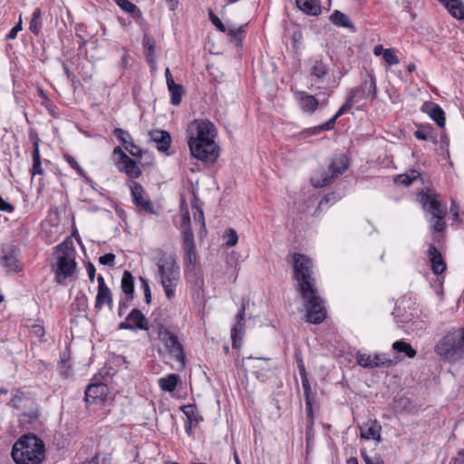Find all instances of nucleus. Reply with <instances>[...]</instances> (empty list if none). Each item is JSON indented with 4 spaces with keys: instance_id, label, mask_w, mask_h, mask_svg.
I'll list each match as a JSON object with an SVG mask.
<instances>
[{
    "instance_id": "1",
    "label": "nucleus",
    "mask_w": 464,
    "mask_h": 464,
    "mask_svg": "<svg viewBox=\"0 0 464 464\" xmlns=\"http://www.w3.org/2000/svg\"><path fill=\"white\" fill-rule=\"evenodd\" d=\"M292 263L296 290L304 300L307 321L319 324L326 318V310L316 288L313 261L304 254L295 253Z\"/></svg>"
},
{
    "instance_id": "2",
    "label": "nucleus",
    "mask_w": 464,
    "mask_h": 464,
    "mask_svg": "<svg viewBox=\"0 0 464 464\" xmlns=\"http://www.w3.org/2000/svg\"><path fill=\"white\" fill-rule=\"evenodd\" d=\"M188 146L191 155L206 162H214L219 155V148L215 142V125L208 120H196L189 126Z\"/></svg>"
},
{
    "instance_id": "3",
    "label": "nucleus",
    "mask_w": 464,
    "mask_h": 464,
    "mask_svg": "<svg viewBox=\"0 0 464 464\" xmlns=\"http://www.w3.org/2000/svg\"><path fill=\"white\" fill-rule=\"evenodd\" d=\"M152 261L157 266L156 279L161 285L167 299L173 303L180 280V268L176 257L161 248L152 250Z\"/></svg>"
},
{
    "instance_id": "4",
    "label": "nucleus",
    "mask_w": 464,
    "mask_h": 464,
    "mask_svg": "<svg viewBox=\"0 0 464 464\" xmlns=\"http://www.w3.org/2000/svg\"><path fill=\"white\" fill-rule=\"evenodd\" d=\"M11 455L16 464H41L45 459V446L37 436L24 435L14 444Z\"/></svg>"
},
{
    "instance_id": "5",
    "label": "nucleus",
    "mask_w": 464,
    "mask_h": 464,
    "mask_svg": "<svg viewBox=\"0 0 464 464\" xmlns=\"http://www.w3.org/2000/svg\"><path fill=\"white\" fill-rule=\"evenodd\" d=\"M435 353L444 361L455 362L464 358V327L453 328L434 346Z\"/></svg>"
},
{
    "instance_id": "6",
    "label": "nucleus",
    "mask_w": 464,
    "mask_h": 464,
    "mask_svg": "<svg viewBox=\"0 0 464 464\" xmlns=\"http://www.w3.org/2000/svg\"><path fill=\"white\" fill-rule=\"evenodd\" d=\"M75 255L74 247L70 246L66 242L55 247L56 264L53 266V271L58 284H62L74 274L77 266Z\"/></svg>"
},
{
    "instance_id": "7",
    "label": "nucleus",
    "mask_w": 464,
    "mask_h": 464,
    "mask_svg": "<svg viewBox=\"0 0 464 464\" xmlns=\"http://www.w3.org/2000/svg\"><path fill=\"white\" fill-rule=\"evenodd\" d=\"M348 168V160L344 155L334 158L330 166L329 173H321L320 175H314L311 179V184L314 188H324L332 183L334 179L341 176Z\"/></svg>"
},
{
    "instance_id": "8",
    "label": "nucleus",
    "mask_w": 464,
    "mask_h": 464,
    "mask_svg": "<svg viewBox=\"0 0 464 464\" xmlns=\"http://www.w3.org/2000/svg\"><path fill=\"white\" fill-rule=\"evenodd\" d=\"M114 163L119 171L123 172L129 179H138L141 169L137 162L123 152L121 147L113 149Z\"/></svg>"
},
{
    "instance_id": "9",
    "label": "nucleus",
    "mask_w": 464,
    "mask_h": 464,
    "mask_svg": "<svg viewBox=\"0 0 464 464\" xmlns=\"http://www.w3.org/2000/svg\"><path fill=\"white\" fill-rule=\"evenodd\" d=\"M158 337L172 358L180 362H184L183 347L174 334L164 326H160L158 331Z\"/></svg>"
},
{
    "instance_id": "10",
    "label": "nucleus",
    "mask_w": 464,
    "mask_h": 464,
    "mask_svg": "<svg viewBox=\"0 0 464 464\" xmlns=\"http://www.w3.org/2000/svg\"><path fill=\"white\" fill-rule=\"evenodd\" d=\"M376 81L372 76H369L362 82L360 86L353 88L350 91L348 96H353L355 103L362 100H374L376 98Z\"/></svg>"
},
{
    "instance_id": "11",
    "label": "nucleus",
    "mask_w": 464,
    "mask_h": 464,
    "mask_svg": "<svg viewBox=\"0 0 464 464\" xmlns=\"http://www.w3.org/2000/svg\"><path fill=\"white\" fill-rule=\"evenodd\" d=\"M419 198L423 209L430 213L432 217L447 214L446 206L440 203L434 191L429 189L426 192L420 193Z\"/></svg>"
},
{
    "instance_id": "12",
    "label": "nucleus",
    "mask_w": 464,
    "mask_h": 464,
    "mask_svg": "<svg viewBox=\"0 0 464 464\" xmlns=\"http://www.w3.org/2000/svg\"><path fill=\"white\" fill-rule=\"evenodd\" d=\"M133 203L149 214H156L150 199L146 196L143 187L136 181L129 183Z\"/></svg>"
},
{
    "instance_id": "13",
    "label": "nucleus",
    "mask_w": 464,
    "mask_h": 464,
    "mask_svg": "<svg viewBox=\"0 0 464 464\" xmlns=\"http://www.w3.org/2000/svg\"><path fill=\"white\" fill-rule=\"evenodd\" d=\"M2 257L0 264L5 269L6 273H15L21 269L18 260V250L13 245H7L2 248Z\"/></svg>"
},
{
    "instance_id": "14",
    "label": "nucleus",
    "mask_w": 464,
    "mask_h": 464,
    "mask_svg": "<svg viewBox=\"0 0 464 464\" xmlns=\"http://www.w3.org/2000/svg\"><path fill=\"white\" fill-rule=\"evenodd\" d=\"M182 245L185 251V265L187 266H195L198 262V254L194 243V235L192 230L188 229L187 231H183Z\"/></svg>"
},
{
    "instance_id": "15",
    "label": "nucleus",
    "mask_w": 464,
    "mask_h": 464,
    "mask_svg": "<svg viewBox=\"0 0 464 464\" xmlns=\"http://www.w3.org/2000/svg\"><path fill=\"white\" fill-rule=\"evenodd\" d=\"M109 388L103 382H94L87 386L85 391V401L90 403H98L105 401Z\"/></svg>"
},
{
    "instance_id": "16",
    "label": "nucleus",
    "mask_w": 464,
    "mask_h": 464,
    "mask_svg": "<svg viewBox=\"0 0 464 464\" xmlns=\"http://www.w3.org/2000/svg\"><path fill=\"white\" fill-rule=\"evenodd\" d=\"M98 293L96 295L95 307L101 309L104 304L110 308L112 307V295L110 288L106 285L102 276L99 275L98 278Z\"/></svg>"
},
{
    "instance_id": "17",
    "label": "nucleus",
    "mask_w": 464,
    "mask_h": 464,
    "mask_svg": "<svg viewBox=\"0 0 464 464\" xmlns=\"http://www.w3.org/2000/svg\"><path fill=\"white\" fill-rule=\"evenodd\" d=\"M114 136L121 142L125 150L132 156L140 158L142 150L134 144L130 133L121 128H116L113 131Z\"/></svg>"
},
{
    "instance_id": "18",
    "label": "nucleus",
    "mask_w": 464,
    "mask_h": 464,
    "mask_svg": "<svg viewBox=\"0 0 464 464\" xmlns=\"http://www.w3.org/2000/svg\"><path fill=\"white\" fill-rule=\"evenodd\" d=\"M381 430L380 423L374 420H368L360 427L361 437L365 440H374L378 442L381 441Z\"/></svg>"
},
{
    "instance_id": "19",
    "label": "nucleus",
    "mask_w": 464,
    "mask_h": 464,
    "mask_svg": "<svg viewBox=\"0 0 464 464\" xmlns=\"http://www.w3.org/2000/svg\"><path fill=\"white\" fill-rule=\"evenodd\" d=\"M150 140L156 144L157 149L160 152H166L170 148L171 137L168 131L165 130H151L150 132Z\"/></svg>"
},
{
    "instance_id": "20",
    "label": "nucleus",
    "mask_w": 464,
    "mask_h": 464,
    "mask_svg": "<svg viewBox=\"0 0 464 464\" xmlns=\"http://www.w3.org/2000/svg\"><path fill=\"white\" fill-rule=\"evenodd\" d=\"M295 96L301 110L304 112L313 113L319 106L318 100L314 95L308 94L305 92H298Z\"/></svg>"
},
{
    "instance_id": "21",
    "label": "nucleus",
    "mask_w": 464,
    "mask_h": 464,
    "mask_svg": "<svg viewBox=\"0 0 464 464\" xmlns=\"http://www.w3.org/2000/svg\"><path fill=\"white\" fill-rule=\"evenodd\" d=\"M428 255L430 256L433 273L436 275L442 274L446 270V264L438 248L435 246L430 245L429 246Z\"/></svg>"
},
{
    "instance_id": "22",
    "label": "nucleus",
    "mask_w": 464,
    "mask_h": 464,
    "mask_svg": "<svg viewBox=\"0 0 464 464\" xmlns=\"http://www.w3.org/2000/svg\"><path fill=\"white\" fill-rule=\"evenodd\" d=\"M31 140H33V168H32V174H43L44 169L42 168V160H41V155H40V149H39V143L40 139L37 137L36 134H31L30 135Z\"/></svg>"
},
{
    "instance_id": "23",
    "label": "nucleus",
    "mask_w": 464,
    "mask_h": 464,
    "mask_svg": "<svg viewBox=\"0 0 464 464\" xmlns=\"http://www.w3.org/2000/svg\"><path fill=\"white\" fill-rule=\"evenodd\" d=\"M448 12L458 20H464V3L462 0H439Z\"/></svg>"
},
{
    "instance_id": "24",
    "label": "nucleus",
    "mask_w": 464,
    "mask_h": 464,
    "mask_svg": "<svg viewBox=\"0 0 464 464\" xmlns=\"http://www.w3.org/2000/svg\"><path fill=\"white\" fill-rule=\"evenodd\" d=\"M424 111L428 112L430 117L438 124L439 127L443 128L445 126V112L440 105L435 103H427L424 105Z\"/></svg>"
},
{
    "instance_id": "25",
    "label": "nucleus",
    "mask_w": 464,
    "mask_h": 464,
    "mask_svg": "<svg viewBox=\"0 0 464 464\" xmlns=\"http://www.w3.org/2000/svg\"><path fill=\"white\" fill-rule=\"evenodd\" d=\"M245 307L243 306L237 315V322L231 330L232 346L234 349H237L240 346L239 341L241 337H238V334L242 332L245 325Z\"/></svg>"
},
{
    "instance_id": "26",
    "label": "nucleus",
    "mask_w": 464,
    "mask_h": 464,
    "mask_svg": "<svg viewBox=\"0 0 464 464\" xmlns=\"http://www.w3.org/2000/svg\"><path fill=\"white\" fill-rule=\"evenodd\" d=\"M126 321L130 323V325H134V330H148V321L140 310L134 308L126 317Z\"/></svg>"
},
{
    "instance_id": "27",
    "label": "nucleus",
    "mask_w": 464,
    "mask_h": 464,
    "mask_svg": "<svg viewBox=\"0 0 464 464\" xmlns=\"http://www.w3.org/2000/svg\"><path fill=\"white\" fill-rule=\"evenodd\" d=\"M297 7L304 13L317 15L321 13V6L316 0H295Z\"/></svg>"
},
{
    "instance_id": "28",
    "label": "nucleus",
    "mask_w": 464,
    "mask_h": 464,
    "mask_svg": "<svg viewBox=\"0 0 464 464\" xmlns=\"http://www.w3.org/2000/svg\"><path fill=\"white\" fill-rule=\"evenodd\" d=\"M121 289L126 295V299H132L134 294V277L129 271H124L121 277Z\"/></svg>"
},
{
    "instance_id": "29",
    "label": "nucleus",
    "mask_w": 464,
    "mask_h": 464,
    "mask_svg": "<svg viewBox=\"0 0 464 464\" xmlns=\"http://www.w3.org/2000/svg\"><path fill=\"white\" fill-rule=\"evenodd\" d=\"M328 65L322 59H316L310 69V74L322 82L328 74Z\"/></svg>"
},
{
    "instance_id": "30",
    "label": "nucleus",
    "mask_w": 464,
    "mask_h": 464,
    "mask_svg": "<svg viewBox=\"0 0 464 464\" xmlns=\"http://www.w3.org/2000/svg\"><path fill=\"white\" fill-rule=\"evenodd\" d=\"M182 412L187 417L188 425L186 426V431L188 435L191 434L192 426L197 425L198 419L196 414V409L194 405L188 404L181 407Z\"/></svg>"
},
{
    "instance_id": "31",
    "label": "nucleus",
    "mask_w": 464,
    "mask_h": 464,
    "mask_svg": "<svg viewBox=\"0 0 464 464\" xmlns=\"http://www.w3.org/2000/svg\"><path fill=\"white\" fill-rule=\"evenodd\" d=\"M179 381V376L175 373H169L166 377H162L159 380L160 387L165 392H173Z\"/></svg>"
},
{
    "instance_id": "32",
    "label": "nucleus",
    "mask_w": 464,
    "mask_h": 464,
    "mask_svg": "<svg viewBox=\"0 0 464 464\" xmlns=\"http://www.w3.org/2000/svg\"><path fill=\"white\" fill-rule=\"evenodd\" d=\"M246 24H242L238 27H231L227 29V35L231 43H235L237 46H241L243 41V34H245Z\"/></svg>"
},
{
    "instance_id": "33",
    "label": "nucleus",
    "mask_w": 464,
    "mask_h": 464,
    "mask_svg": "<svg viewBox=\"0 0 464 464\" xmlns=\"http://www.w3.org/2000/svg\"><path fill=\"white\" fill-rule=\"evenodd\" d=\"M33 399L26 396L24 393L21 392H17L15 395L12 398L10 404L17 409H25L27 408V405H33Z\"/></svg>"
},
{
    "instance_id": "34",
    "label": "nucleus",
    "mask_w": 464,
    "mask_h": 464,
    "mask_svg": "<svg viewBox=\"0 0 464 464\" xmlns=\"http://www.w3.org/2000/svg\"><path fill=\"white\" fill-rule=\"evenodd\" d=\"M331 21L334 24H335L337 26L354 29L353 24L350 21L348 15H346L345 14H343L338 10H335L331 14Z\"/></svg>"
},
{
    "instance_id": "35",
    "label": "nucleus",
    "mask_w": 464,
    "mask_h": 464,
    "mask_svg": "<svg viewBox=\"0 0 464 464\" xmlns=\"http://www.w3.org/2000/svg\"><path fill=\"white\" fill-rule=\"evenodd\" d=\"M20 413L21 420L31 423L39 417V410L37 403L33 401V405H27V408L21 409Z\"/></svg>"
},
{
    "instance_id": "36",
    "label": "nucleus",
    "mask_w": 464,
    "mask_h": 464,
    "mask_svg": "<svg viewBox=\"0 0 464 464\" xmlns=\"http://www.w3.org/2000/svg\"><path fill=\"white\" fill-rule=\"evenodd\" d=\"M392 349L396 353H403L408 358H414L417 354L416 350L413 349L409 343L403 340L394 342L392 343Z\"/></svg>"
},
{
    "instance_id": "37",
    "label": "nucleus",
    "mask_w": 464,
    "mask_h": 464,
    "mask_svg": "<svg viewBox=\"0 0 464 464\" xmlns=\"http://www.w3.org/2000/svg\"><path fill=\"white\" fill-rule=\"evenodd\" d=\"M414 136L420 140H432L437 142L434 130L430 125L420 126L414 132Z\"/></svg>"
},
{
    "instance_id": "38",
    "label": "nucleus",
    "mask_w": 464,
    "mask_h": 464,
    "mask_svg": "<svg viewBox=\"0 0 464 464\" xmlns=\"http://www.w3.org/2000/svg\"><path fill=\"white\" fill-rule=\"evenodd\" d=\"M192 208L195 209L193 213V218L195 223L198 224L200 226V233L206 232V227H205V218H204V213L203 210L198 206V199L195 198L191 202Z\"/></svg>"
},
{
    "instance_id": "39",
    "label": "nucleus",
    "mask_w": 464,
    "mask_h": 464,
    "mask_svg": "<svg viewBox=\"0 0 464 464\" xmlns=\"http://www.w3.org/2000/svg\"><path fill=\"white\" fill-rule=\"evenodd\" d=\"M42 28V11L35 8L29 24V30L32 34L38 35Z\"/></svg>"
},
{
    "instance_id": "40",
    "label": "nucleus",
    "mask_w": 464,
    "mask_h": 464,
    "mask_svg": "<svg viewBox=\"0 0 464 464\" xmlns=\"http://www.w3.org/2000/svg\"><path fill=\"white\" fill-rule=\"evenodd\" d=\"M420 177V172L412 169L408 173L398 175L394 181L397 184L403 185L408 187L412 184L414 180H416Z\"/></svg>"
},
{
    "instance_id": "41",
    "label": "nucleus",
    "mask_w": 464,
    "mask_h": 464,
    "mask_svg": "<svg viewBox=\"0 0 464 464\" xmlns=\"http://www.w3.org/2000/svg\"><path fill=\"white\" fill-rule=\"evenodd\" d=\"M114 2L126 13L131 14L133 17H141L140 10L129 0H114Z\"/></svg>"
},
{
    "instance_id": "42",
    "label": "nucleus",
    "mask_w": 464,
    "mask_h": 464,
    "mask_svg": "<svg viewBox=\"0 0 464 464\" xmlns=\"http://www.w3.org/2000/svg\"><path fill=\"white\" fill-rule=\"evenodd\" d=\"M169 92L171 94L170 102L174 106L180 104L183 95V87L181 84L174 83L171 87H168Z\"/></svg>"
},
{
    "instance_id": "43",
    "label": "nucleus",
    "mask_w": 464,
    "mask_h": 464,
    "mask_svg": "<svg viewBox=\"0 0 464 464\" xmlns=\"http://www.w3.org/2000/svg\"><path fill=\"white\" fill-rule=\"evenodd\" d=\"M356 361L363 368H372V365H376V363H372V356L362 351L357 352Z\"/></svg>"
},
{
    "instance_id": "44",
    "label": "nucleus",
    "mask_w": 464,
    "mask_h": 464,
    "mask_svg": "<svg viewBox=\"0 0 464 464\" xmlns=\"http://www.w3.org/2000/svg\"><path fill=\"white\" fill-rule=\"evenodd\" d=\"M372 363H376V365H372V368L385 366L391 367L395 364L396 361L386 358L383 354H375L372 356Z\"/></svg>"
},
{
    "instance_id": "45",
    "label": "nucleus",
    "mask_w": 464,
    "mask_h": 464,
    "mask_svg": "<svg viewBox=\"0 0 464 464\" xmlns=\"http://www.w3.org/2000/svg\"><path fill=\"white\" fill-rule=\"evenodd\" d=\"M382 58L389 65H395L400 63L398 56L396 55L395 50L392 48H388L383 51Z\"/></svg>"
},
{
    "instance_id": "46",
    "label": "nucleus",
    "mask_w": 464,
    "mask_h": 464,
    "mask_svg": "<svg viewBox=\"0 0 464 464\" xmlns=\"http://www.w3.org/2000/svg\"><path fill=\"white\" fill-rule=\"evenodd\" d=\"M80 464H111V459L105 454L97 453L91 459L83 460Z\"/></svg>"
},
{
    "instance_id": "47",
    "label": "nucleus",
    "mask_w": 464,
    "mask_h": 464,
    "mask_svg": "<svg viewBox=\"0 0 464 464\" xmlns=\"http://www.w3.org/2000/svg\"><path fill=\"white\" fill-rule=\"evenodd\" d=\"M247 359L254 362L253 368H257L263 371H267L269 369V358L249 356Z\"/></svg>"
},
{
    "instance_id": "48",
    "label": "nucleus",
    "mask_w": 464,
    "mask_h": 464,
    "mask_svg": "<svg viewBox=\"0 0 464 464\" xmlns=\"http://www.w3.org/2000/svg\"><path fill=\"white\" fill-rule=\"evenodd\" d=\"M354 104L353 96H348L346 102L339 108L335 115L334 116L338 120L342 115L346 113Z\"/></svg>"
},
{
    "instance_id": "49",
    "label": "nucleus",
    "mask_w": 464,
    "mask_h": 464,
    "mask_svg": "<svg viewBox=\"0 0 464 464\" xmlns=\"http://www.w3.org/2000/svg\"><path fill=\"white\" fill-rule=\"evenodd\" d=\"M140 282L141 289L144 294L145 302H146V304H149L151 303V298H152L149 281H148V279H146L144 277H140Z\"/></svg>"
},
{
    "instance_id": "50",
    "label": "nucleus",
    "mask_w": 464,
    "mask_h": 464,
    "mask_svg": "<svg viewBox=\"0 0 464 464\" xmlns=\"http://www.w3.org/2000/svg\"><path fill=\"white\" fill-rule=\"evenodd\" d=\"M225 237H226V246H227L232 247L237 244L238 237H237V232L234 229H232V228L228 229L225 234Z\"/></svg>"
},
{
    "instance_id": "51",
    "label": "nucleus",
    "mask_w": 464,
    "mask_h": 464,
    "mask_svg": "<svg viewBox=\"0 0 464 464\" xmlns=\"http://www.w3.org/2000/svg\"><path fill=\"white\" fill-rule=\"evenodd\" d=\"M143 46L148 50L147 56H148L149 62H152L153 59L151 56H152V53L154 52V46H155L154 40L150 36L145 35V37L143 39Z\"/></svg>"
},
{
    "instance_id": "52",
    "label": "nucleus",
    "mask_w": 464,
    "mask_h": 464,
    "mask_svg": "<svg viewBox=\"0 0 464 464\" xmlns=\"http://www.w3.org/2000/svg\"><path fill=\"white\" fill-rule=\"evenodd\" d=\"M446 215H438L432 217L435 219V222L432 225L433 231L435 232H442L445 228V218Z\"/></svg>"
},
{
    "instance_id": "53",
    "label": "nucleus",
    "mask_w": 464,
    "mask_h": 464,
    "mask_svg": "<svg viewBox=\"0 0 464 464\" xmlns=\"http://www.w3.org/2000/svg\"><path fill=\"white\" fill-rule=\"evenodd\" d=\"M30 334L42 341L45 334L44 326L39 324H33L30 329Z\"/></svg>"
},
{
    "instance_id": "54",
    "label": "nucleus",
    "mask_w": 464,
    "mask_h": 464,
    "mask_svg": "<svg viewBox=\"0 0 464 464\" xmlns=\"http://www.w3.org/2000/svg\"><path fill=\"white\" fill-rule=\"evenodd\" d=\"M65 160L68 162V164L77 171L79 175H81L82 177H85V171L72 156L66 155Z\"/></svg>"
},
{
    "instance_id": "55",
    "label": "nucleus",
    "mask_w": 464,
    "mask_h": 464,
    "mask_svg": "<svg viewBox=\"0 0 464 464\" xmlns=\"http://www.w3.org/2000/svg\"><path fill=\"white\" fill-rule=\"evenodd\" d=\"M208 14L210 21L216 26V28L222 33H226L227 27L222 23V21L211 10L209 11Z\"/></svg>"
},
{
    "instance_id": "56",
    "label": "nucleus",
    "mask_w": 464,
    "mask_h": 464,
    "mask_svg": "<svg viewBox=\"0 0 464 464\" xmlns=\"http://www.w3.org/2000/svg\"><path fill=\"white\" fill-rule=\"evenodd\" d=\"M115 255L112 253L105 254L99 257L100 264L103 266H112L114 265Z\"/></svg>"
},
{
    "instance_id": "57",
    "label": "nucleus",
    "mask_w": 464,
    "mask_h": 464,
    "mask_svg": "<svg viewBox=\"0 0 464 464\" xmlns=\"http://www.w3.org/2000/svg\"><path fill=\"white\" fill-rule=\"evenodd\" d=\"M21 30H22V16L20 15V17H19V21H18L17 24H16L15 26H14V27L10 30V32H9V34L6 35L5 39H6L7 41L15 39V38H16V36H17L18 32H20Z\"/></svg>"
},
{
    "instance_id": "58",
    "label": "nucleus",
    "mask_w": 464,
    "mask_h": 464,
    "mask_svg": "<svg viewBox=\"0 0 464 464\" xmlns=\"http://www.w3.org/2000/svg\"><path fill=\"white\" fill-rule=\"evenodd\" d=\"M305 411H306V419L310 426L314 423V412L312 406V399L305 401Z\"/></svg>"
},
{
    "instance_id": "59",
    "label": "nucleus",
    "mask_w": 464,
    "mask_h": 464,
    "mask_svg": "<svg viewBox=\"0 0 464 464\" xmlns=\"http://www.w3.org/2000/svg\"><path fill=\"white\" fill-rule=\"evenodd\" d=\"M301 380L305 401H308L309 399H311V387L306 377V374H304V376H302Z\"/></svg>"
},
{
    "instance_id": "60",
    "label": "nucleus",
    "mask_w": 464,
    "mask_h": 464,
    "mask_svg": "<svg viewBox=\"0 0 464 464\" xmlns=\"http://www.w3.org/2000/svg\"><path fill=\"white\" fill-rule=\"evenodd\" d=\"M14 207L10 203L5 201L0 195V211L11 213L14 211Z\"/></svg>"
},
{
    "instance_id": "61",
    "label": "nucleus",
    "mask_w": 464,
    "mask_h": 464,
    "mask_svg": "<svg viewBox=\"0 0 464 464\" xmlns=\"http://www.w3.org/2000/svg\"><path fill=\"white\" fill-rule=\"evenodd\" d=\"M336 119L334 117H332L329 121H327L326 122H324V124H321L320 127H321V130L324 131V130H333L334 128V125L336 123Z\"/></svg>"
},
{
    "instance_id": "62",
    "label": "nucleus",
    "mask_w": 464,
    "mask_h": 464,
    "mask_svg": "<svg viewBox=\"0 0 464 464\" xmlns=\"http://www.w3.org/2000/svg\"><path fill=\"white\" fill-rule=\"evenodd\" d=\"M451 461L453 464H464V449L459 450Z\"/></svg>"
},
{
    "instance_id": "63",
    "label": "nucleus",
    "mask_w": 464,
    "mask_h": 464,
    "mask_svg": "<svg viewBox=\"0 0 464 464\" xmlns=\"http://www.w3.org/2000/svg\"><path fill=\"white\" fill-rule=\"evenodd\" d=\"M182 227H184V231H187L188 229L192 230L188 212L184 213L182 216Z\"/></svg>"
},
{
    "instance_id": "64",
    "label": "nucleus",
    "mask_w": 464,
    "mask_h": 464,
    "mask_svg": "<svg viewBox=\"0 0 464 464\" xmlns=\"http://www.w3.org/2000/svg\"><path fill=\"white\" fill-rule=\"evenodd\" d=\"M95 273H96L95 266L92 263H89L87 266V274H88V277L91 282L94 281Z\"/></svg>"
}]
</instances>
